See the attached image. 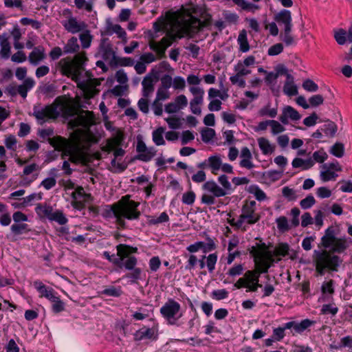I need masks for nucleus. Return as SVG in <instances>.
<instances>
[{"label": "nucleus", "mask_w": 352, "mask_h": 352, "mask_svg": "<svg viewBox=\"0 0 352 352\" xmlns=\"http://www.w3.org/2000/svg\"><path fill=\"white\" fill-rule=\"evenodd\" d=\"M283 196L288 201H295L297 199L296 190L288 186H285L282 189Z\"/></svg>", "instance_id": "nucleus-46"}, {"label": "nucleus", "mask_w": 352, "mask_h": 352, "mask_svg": "<svg viewBox=\"0 0 352 352\" xmlns=\"http://www.w3.org/2000/svg\"><path fill=\"white\" fill-rule=\"evenodd\" d=\"M334 38L338 44L343 45L346 41V32L344 30H339L335 32Z\"/></svg>", "instance_id": "nucleus-64"}, {"label": "nucleus", "mask_w": 352, "mask_h": 352, "mask_svg": "<svg viewBox=\"0 0 352 352\" xmlns=\"http://www.w3.org/2000/svg\"><path fill=\"white\" fill-rule=\"evenodd\" d=\"M258 114L261 116H268L269 117L274 118L277 115V109H270V105L268 104L261 108L258 111Z\"/></svg>", "instance_id": "nucleus-51"}, {"label": "nucleus", "mask_w": 352, "mask_h": 352, "mask_svg": "<svg viewBox=\"0 0 352 352\" xmlns=\"http://www.w3.org/2000/svg\"><path fill=\"white\" fill-rule=\"evenodd\" d=\"M130 270H131V272L126 274L125 277L131 279V283H135L138 279L140 278L142 270L138 267H134Z\"/></svg>", "instance_id": "nucleus-55"}, {"label": "nucleus", "mask_w": 352, "mask_h": 352, "mask_svg": "<svg viewBox=\"0 0 352 352\" xmlns=\"http://www.w3.org/2000/svg\"><path fill=\"white\" fill-rule=\"evenodd\" d=\"M50 221H54L57 222L59 225H65L67 222V217L64 215L62 211L56 210L54 211L52 217Z\"/></svg>", "instance_id": "nucleus-48"}, {"label": "nucleus", "mask_w": 352, "mask_h": 352, "mask_svg": "<svg viewBox=\"0 0 352 352\" xmlns=\"http://www.w3.org/2000/svg\"><path fill=\"white\" fill-rule=\"evenodd\" d=\"M34 85V81L32 78H26L23 83L17 87V94H20L23 98H25L28 91Z\"/></svg>", "instance_id": "nucleus-30"}, {"label": "nucleus", "mask_w": 352, "mask_h": 352, "mask_svg": "<svg viewBox=\"0 0 352 352\" xmlns=\"http://www.w3.org/2000/svg\"><path fill=\"white\" fill-rule=\"evenodd\" d=\"M195 197L193 191H188L183 194L182 201L184 204L192 205L195 202Z\"/></svg>", "instance_id": "nucleus-60"}, {"label": "nucleus", "mask_w": 352, "mask_h": 352, "mask_svg": "<svg viewBox=\"0 0 352 352\" xmlns=\"http://www.w3.org/2000/svg\"><path fill=\"white\" fill-rule=\"evenodd\" d=\"M28 226L26 223H14L10 227L11 232L15 235H19L23 234V232H28L30 231V229L28 228Z\"/></svg>", "instance_id": "nucleus-37"}, {"label": "nucleus", "mask_w": 352, "mask_h": 352, "mask_svg": "<svg viewBox=\"0 0 352 352\" xmlns=\"http://www.w3.org/2000/svg\"><path fill=\"white\" fill-rule=\"evenodd\" d=\"M289 246L287 243H279L274 249V253L272 254V256H285L289 254ZM271 253H272L271 252Z\"/></svg>", "instance_id": "nucleus-39"}, {"label": "nucleus", "mask_w": 352, "mask_h": 352, "mask_svg": "<svg viewBox=\"0 0 352 352\" xmlns=\"http://www.w3.org/2000/svg\"><path fill=\"white\" fill-rule=\"evenodd\" d=\"M102 294L109 296L118 297L121 295L122 291L120 287H115L111 286L102 291Z\"/></svg>", "instance_id": "nucleus-61"}, {"label": "nucleus", "mask_w": 352, "mask_h": 352, "mask_svg": "<svg viewBox=\"0 0 352 352\" xmlns=\"http://www.w3.org/2000/svg\"><path fill=\"white\" fill-rule=\"evenodd\" d=\"M111 170L114 172H122L126 168V165L119 162L118 158H113L111 162Z\"/></svg>", "instance_id": "nucleus-59"}, {"label": "nucleus", "mask_w": 352, "mask_h": 352, "mask_svg": "<svg viewBox=\"0 0 352 352\" xmlns=\"http://www.w3.org/2000/svg\"><path fill=\"white\" fill-rule=\"evenodd\" d=\"M292 28L289 29H284L283 34H281L280 38L282 41L285 43V44L287 46L294 44V38L291 34Z\"/></svg>", "instance_id": "nucleus-43"}, {"label": "nucleus", "mask_w": 352, "mask_h": 352, "mask_svg": "<svg viewBox=\"0 0 352 352\" xmlns=\"http://www.w3.org/2000/svg\"><path fill=\"white\" fill-rule=\"evenodd\" d=\"M258 144L263 155L272 154L275 150V145L270 143V142L265 138H259L258 139Z\"/></svg>", "instance_id": "nucleus-24"}, {"label": "nucleus", "mask_w": 352, "mask_h": 352, "mask_svg": "<svg viewBox=\"0 0 352 352\" xmlns=\"http://www.w3.org/2000/svg\"><path fill=\"white\" fill-rule=\"evenodd\" d=\"M155 331L153 329L143 327L137 331L134 334V339L136 341L142 340L144 338H152Z\"/></svg>", "instance_id": "nucleus-29"}, {"label": "nucleus", "mask_w": 352, "mask_h": 352, "mask_svg": "<svg viewBox=\"0 0 352 352\" xmlns=\"http://www.w3.org/2000/svg\"><path fill=\"white\" fill-rule=\"evenodd\" d=\"M314 323V321L309 319L302 320L300 322L291 321L285 324V328L290 329L292 335L294 336L296 333H302Z\"/></svg>", "instance_id": "nucleus-16"}, {"label": "nucleus", "mask_w": 352, "mask_h": 352, "mask_svg": "<svg viewBox=\"0 0 352 352\" xmlns=\"http://www.w3.org/2000/svg\"><path fill=\"white\" fill-rule=\"evenodd\" d=\"M117 251L118 256H121L125 259L126 258L130 256V254L136 252L138 251V248L124 244H120L117 246Z\"/></svg>", "instance_id": "nucleus-31"}, {"label": "nucleus", "mask_w": 352, "mask_h": 352, "mask_svg": "<svg viewBox=\"0 0 352 352\" xmlns=\"http://www.w3.org/2000/svg\"><path fill=\"white\" fill-rule=\"evenodd\" d=\"M80 49V45L78 43V39L76 37L73 36L69 38L67 43L63 47V53L64 54H73L77 52Z\"/></svg>", "instance_id": "nucleus-28"}, {"label": "nucleus", "mask_w": 352, "mask_h": 352, "mask_svg": "<svg viewBox=\"0 0 352 352\" xmlns=\"http://www.w3.org/2000/svg\"><path fill=\"white\" fill-rule=\"evenodd\" d=\"M160 314L170 324H175L181 318V306L179 302L170 298L160 308Z\"/></svg>", "instance_id": "nucleus-11"}, {"label": "nucleus", "mask_w": 352, "mask_h": 352, "mask_svg": "<svg viewBox=\"0 0 352 352\" xmlns=\"http://www.w3.org/2000/svg\"><path fill=\"white\" fill-rule=\"evenodd\" d=\"M136 151L138 153L136 156V159L145 162L151 160L157 153V151L154 147H147L142 140L138 141Z\"/></svg>", "instance_id": "nucleus-14"}, {"label": "nucleus", "mask_w": 352, "mask_h": 352, "mask_svg": "<svg viewBox=\"0 0 352 352\" xmlns=\"http://www.w3.org/2000/svg\"><path fill=\"white\" fill-rule=\"evenodd\" d=\"M87 60L86 53L82 52L76 54L72 60L62 59L59 64L62 74L71 77L82 91L85 98L90 99L99 94L100 89L98 87L100 85L101 80L93 78L89 72H86L82 76L84 66Z\"/></svg>", "instance_id": "nucleus-3"}, {"label": "nucleus", "mask_w": 352, "mask_h": 352, "mask_svg": "<svg viewBox=\"0 0 352 352\" xmlns=\"http://www.w3.org/2000/svg\"><path fill=\"white\" fill-rule=\"evenodd\" d=\"M283 51V45L280 43H276L271 46L268 49V55L276 56L280 54Z\"/></svg>", "instance_id": "nucleus-63"}, {"label": "nucleus", "mask_w": 352, "mask_h": 352, "mask_svg": "<svg viewBox=\"0 0 352 352\" xmlns=\"http://www.w3.org/2000/svg\"><path fill=\"white\" fill-rule=\"evenodd\" d=\"M276 222L277 223V228L279 230L285 232L289 229V223L287 219L281 216L276 219Z\"/></svg>", "instance_id": "nucleus-57"}, {"label": "nucleus", "mask_w": 352, "mask_h": 352, "mask_svg": "<svg viewBox=\"0 0 352 352\" xmlns=\"http://www.w3.org/2000/svg\"><path fill=\"white\" fill-rule=\"evenodd\" d=\"M330 153L337 157H343L344 154V144L341 142H336L331 146Z\"/></svg>", "instance_id": "nucleus-40"}, {"label": "nucleus", "mask_w": 352, "mask_h": 352, "mask_svg": "<svg viewBox=\"0 0 352 352\" xmlns=\"http://www.w3.org/2000/svg\"><path fill=\"white\" fill-rule=\"evenodd\" d=\"M165 129L163 127H158L157 129L153 131V141L157 146H162L165 144V140L163 138V133Z\"/></svg>", "instance_id": "nucleus-34"}, {"label": "nucleus", "mask_w": 352, "mask_h": 352, "mask_svg": "<svg viewBox=\"0 0 352 352\" xmlns=\"http://www.w3.org/2000/svg\"><path fill=\"white\" fill-rule=\"evenodd\" d=\"M206 266L209 272L212 273L215 269V265L217 261V255L215 253L210 254L208 256H206Z\"/></svg>", "instance_id": "nucleus-44"}, {"label": "nucleus", "mask_w": 352, "mask_h": 352, "mask_svg": "<svg viewBox=\"0 0 352 352\" xmlns=\"http://www.w3.org/2000/svg\"><path fill=\"white\" fill-rule=\"evenodd\" d=\"M222 165V161L219 155H214L208 157V166L213 174H217Z\"/></svg>", "instance_id": "nucleus-25"}, {"label": "nucleus", "mask_w": 352, "mask_h": 352, "mask_svg": "<svg viewBox=\"0 0 352 352\" xmlns=\"http://www.w3.org/2000/svg\"><path fill=\"white\" fill-rule=\"evenodd\" d=\"M138 260L136 257L131 256L129 257L126 258L122 261V267H124L125 269L129 270L131 269H133L135 267V265H137Z\"/></svg>", "instance_id": "nucleus-56"}, {"label": "nucleus", "mask_w": 352, "mask_h": 352, "mask_svg": "<svg viewBox=\"0 0 352 352\" xmlns=\"http://www.w3.org/2000/svg\"><path fill=\"white\" fill-rule=\"evenodd\" d=\"M292 165L295 168H301L302 170H308L314 165V162L311 158L303 160L296 157L293 160Z\"/></svg>", "instance_id": "nucleus-26"}, {"label": "nucleus", "mask_w": 352, "mask_h": 352, "mask_svg": "<svg viewBox=\"0 0 352 352\" xmlns=\"http://www.w3.org/2000/svg\"><path fill=\"white\" fill-rule=\"evenodd\" d=\"M271 132L273 135H277L285 131V128L279 122L270 120Z\"/></svg>", "instance_id": "nucleus-52"}, {"label": "nucleus", "mask_w": 352, "mask_h": 352, "mask_svg": "<svg viewBox=\"0 0 352 352\" xmlns=\"http://www.w3.org/2000/svg\"><path fill=\"white\" fill-rule=\"evenodd\" d=\"M202 141L207 143L212 140L215 135L214 130L210 128H205L201 132Z\"/></svg>", "instance_id": "nucleus-50"}, {"label": "nucleus", "mask_w": 352, "mask_h": 352, "mask_svg": "<svg viewBox=\"0 0 352 352\" xmlns=\"http://www.w3.org/2000/svg\"><path fill=\"white\" fill-rule=\"evenodd\" d=\"M184 32V26L182 24L179 25V30L175 34H168V36L164 37L160 42L151 41L149 43L150 48L156 52L160 57H163L167 47L171 45L176 38H181L178 35Z\"/></svg>", "instance_id": "nucleus-12"}, {"label": "nucleus", "mask_w": 352, "mask_h": 352, "mask_svg": "<svg viewBox=\"0 0 352 352\" xmlns=\"http://www.w3.org/2000/svg\"><path fill=\"white\" fill-rule=\"evenodd\" d=\"M4 144L8 149L15 151L16 150L17 140L13 135H8L6 137Z\"/></svg>", "instance_id": "nucleus-45"}, {"label": "nucleus", "mask_w": 352, "mask_h": 352, "mask_svg": "<svg viewBox=\"0 0 352 352\" xmlns=\"http://www.w3.org/2000/svg\"><path fill=\"white\" fill-rule=\"evenodd\" d=\"M322 168L325 169L324 171L320 172V178L323 182H328L330 180H335L338 177V175L333 171H331L327 168V164H323Z\"/></svg>", "instance_id": "nucleus-36"}, {"label": "nucleus", "mask_w": 352, "mask_h": 352, "mask_svg": "<svg viewBox=\"0 0 352 352\" xmlns=\"http://www.w3.org/2000/svg\"><path fill=\"white\" fill-rule=\"evenodd\" d=\"M212 16L205 10L200 13V19L190 16L188 21H186L182 25L184 26V32L178 35L179 37L190 36L198 32L204 28L211 25Z\"/></svg>", "instance_id": "nucleus-7"}, {"label": "nucleus", "mask_w": 352, "mask_h": 352, "mask_svg": "<svg viewBox=\"0 0 352 352\" xmlns=\"http://www.w3.org/2000/svg\"><path fill=\"white\" fill-rule=\"evenodd\" d=\"M283 170H268L263 173V176L265 179L270 182H274L280 179L283 175Z\"/></svg>", "instance_id": "nucleus-38"}, {"label": "nucleus", "mask_w": 352, "mask_h": 352, "mask_svg": "<svg viewBox=\"0 0 352 352\" xmlns=\"http://www.w3.org/2000/svg\"><path fill=\"white\" fill-rule=\"evenodd\" d=\"M45 58V50L43 47H34L32 52L29 54L28 60L34 65H37Z\"/></svg>", "instance_id": "nucleus-22"}, {"label": "nucleus", "mask_w": 352, "mask_h": 352, "mask_svg": "<svg viewBox=\"0 0 352 352\" xmlns=\"http://www.w3.org/2000/svg\"><path fill=\"white\" fill-rule=\"evenodd\" d=\"M61 23L65 30L72 34L80 32L87 27V25L84 21H79L76 17L64 20Z\"/></svg>", "instance_id": "nucleus-15"}, {"label": "nucleus", "mask_w": 352, "mask_h": 352, "mask_svg": "<svg viewBox=\"0 0 352 352\" xmlns=\"http://www.w3.org/2000/svg\"><path fill=\"white\" fill-rule=\"evenodd\" d=\"M218 182L222 186L221 188H224L226 192V195L232 190V186L230 182L228 181V178L226 175H221L218 177Z\"/></svg>", "instance_id": "nucleus-58"}, {"label": "nucleus", "mask_w": 352, "mask_h": 352, "mask_svg": "<svg viewBox=\"0 0 352 352\" xmlns=\"http://www.w3.org/2000/svg\"><path fill=\"white\" fill-rule=\"evenodd\" d=\"M123 140V134L121 132H118L113 138L107 140V144L102 148V150L107 153H111L113 149L121 146Z\"/></svg>", "instance_id": "nucleus-20"}, {"label": "nucleus", "mask_w": 352, "mask_h": 352, "mask_svg": "<svg viewBox=\"0 0 352 352\" xmlns=\"http://www.w3.org/2000/svg\"><path fill=\"white\" fill-rule=\"evenodd\" d=\"M322 250H314V257L316 272L323 275L326 272H338L342 259L333 253H342L349 246L346 237H336L335 230L328 228L321 238L320 245Z\"/></svg>", "instance_id": "nucleus-2"}, {"label": "nucleus", "mask_w": 352, "mask_h": 352, "mask_svg": "<svg viewBox=\"0 0 352 352\" xmlns=\"http://www.w3.org/2000/svg\"><path fill=\"white\" fill-rule=\"evenodd\" d=\"M301 116L296 109L291 106H286L282 111L279 120L283 124H287L289 123V118L292 120H299Z\"/></svg>", "instance_id": "nucleus-18"}, {"label": "nucleus", "mask_w": 352, "mask_h": 352, "mask_svg": "<svg viewBox=\"0 0 352 352\" xmlns=\"http://www.w3.org/2000/svg\"><path fill=\"white\" fill-rule=\"evenodd\" d=\"M316 204L315 198L309 195L300 201V206L302 209H309Z\"/></svg>", "instance_id": "nucleus-53"}, {"label": "nucleus", "mask_w": 352, "mask_h": 352, "mask_svg": "<svg viewBox=\"0 0 352 352\" xmlns=\"http://www.w3.org/2000/svg\"><path fill=\"white\" fill-rule=\"evenodd\" d=\"M74 114L75 109L71 101L60 98H56L50 105L34 106L32 113L40 124H43L50 119H56L60 116L69 118Z\"/></svg>", "instance_id": "nucleus-4"}, {"label": "nucleus", "mask_w": 352, "mask_h": 352, "mask_svg": "<svg viewBox=\"0 0 352 352\" xmlns=\"http://www.w3.org/2000/svg\"><path fill=\"white\" fill-rule=\"evenodd\" d=\"M70 124L74 127L83 128L76 130L70 140L60 136L51 138L54 135V131L50 128L40 131L39 135L43 138H48V142L56 150L61 151L63 156H68L69 160L72 163L86 164L87 157L85 149L95 142V138L89 130V127L94 124V113L89 111H82L70 121Z\"/></svg>", "instance_id": "nucleus-1"}, {"label": "nucleus", "mask_w": 352, "mask_h": 352, "mask_svg": "<svg viewBox=\"0 0 352 352\" xmlns=\"http://www.w3.org/2000/svg\"><path fill=\"white\" fill-rule=\"evenodd\" d=\"M3 38L1 41V50L0 56L3 59H8L10 55L11 47L8 41V38L6 36V34L3 35Z\"/></svg>", "instance_id": "nucleus-32"}, {"label": "nucleus", "mask_w": 352, "mask_h": 352, "mask_svg": "<svg viewBox=\"0 0 352 352\" xmlns=\"http://www.w3.org/2000/svg\"><path fill=\"white\" fill-rule=\"evenodd\" d=\"M338 130L337 125L335 122L328 120L325 124H324L322 131L325 134L329 135L331 137H333Z\"/></svg>", "instance_id": "nucleus-41"}, {"label": "nucleus", "mask_w": 352, "mask_h": 352, "mask_svg": "<svg viewBox=\"0 0 352 352\" xmlns=\"http://www.w3.org/2000/svg\"><path fill=\"white\" fill-rule=\"evenodd\" d=\"M283 92L289 96H296L298 94V88L294 83V78L292 75H287L284 87Z\"/></svg>", "instance_id": "nucleus-23"}, {"label": "nucleus", "mask_w": 352, "mask_h": 352, "mask_svg": "<svg viewBox=\"0 0 352 352\" xmlns=\"http://www.w3.org/2000/svg\"><path fill=\"white\" fill-rule=\"evenodd\" d=\"M157 78L153 73H148L144 76L142 82V95L144 98H148L154 91L155 82Z\"/></svg>", "instance_id": "nucleus-17"}, {"label": "nucleus", "mask_w": 352, "mask_h": 352, "mask_svg": "<svg viewBox=\"0 0 352 352\" xmlns=\"http://www.w3.org/2000/svg\"><path fill=\"white\" fill-rule=\"evenodd\" d=\"M243 76L240 74L238 72L230 78V80L232 85H236L241 88H243L245 87V81L243 78Z\"/></svg>", "instance_id": "nucleus-47"}, {"label": "nucleus", "mask_w": 352, "mask_h": 352, "mask_svg": "<svg viewBox=\"0 0 352 352\" xmlns=\"http://www.w3.org/2000/svg\"><path fill=\"white\" fill-rule=\"evenodd\" d=\"M139 206V202L130 199L129 195H125L116 203L109 206V209L107 210V213L109 217L116 219L118 226L124 228L126 224L125 219H139L141 214L138 209Z\"/></svg>", "instance_id": "nucleus-5"}, {"label": "nucleus", "mask_w": 352, "mask_h": 352, "mask_svg": "<svg viewBox=\"0 0 352 352\" xmlns=\"http://www.w3.org/2000/svg\"><path fill=\"white\" fill-rule=\"evenodd\" d=\"M250 192L253 194L258 201H263L266 199L265 193L257 186H250Z\"/></svg>", "instance_id": "nucleus-42"}, {"label": "nucleus", "mask_w": 352, "mask_h": 352, "mask_svg": "<svg viewBox=\"0 0 352 352\" xmlns=\"http://www.w3.org/2000/svg\"><path fill=\"white\" fill-rule=\"evenodd\" d=\"M80 32L79 39L80 41L82 47L83 49H87L91 45L93 36L91 35L90 31L87 30V28Z\"/></svg>", "instance_id": "nucleus-33"}, {"label": "nucleus", "mask_w": 352, "mask_h": 352, "mask_svg": "<svg viewBox=\"0 0 352 352\" xmlns=\"http://www.w3.org/2000/svg\"><path fill=\"white\" fill-rule=\"evenodd\" d=\"M71 195L72 197V206L78 210L83 209L86 203L92 201L91 195L86 193L81 186H77Z\"/></svg>", "instance_id": "nucleus-13"}, {"label": "nucleus", "mask_w": 352, "mask_h": 352, "mask_svg": "<svg viewBox=\"0 0 352 352\" xmlns=\"http://www.w3.org/2000/svg\"><path fill=\"white\" fill-rule=\"evenodd\" d=\"M109 29L116 33L118 36L123 39L124 43L126 42V33L124 30L118 24L111 25Z\"/></svg>", "instance_id": "nucleus-49"}, {"label": "nucleus", "mask_w": 352, "mask_h": 352, "mask_svg": "<svg viewBox=\"0 0 352 352\" xmlns=\"http://www.w3.org/2000/svg\"><path fill=\"white\" fill-rule=\"evenodd\" d=\"M250 254L254 256L256 270L255 271H248L245 274V277L248 283H253V279L258 276L260 274L267 272L272 263L274 262L272 254L265 245V243L257 244L253 246L250 250Z\"/></svg>", "instance_id": "nucleus-6"}, {"label": "nucleus", "mask_w": 352, "mask_h": 352, "mask_svg": "<svg viewBox=\"0 0 352 352\" xmlns=\"http://www.w3.org/2000/svg\"><path fill=\"white\" fill-rule=\"evenodd\" d=\"M36 213L42 218H47L49 220L53 216L54 212L52 206L48 205L38 204L35 208Z\"/></svg>", "instance_id": "nucleus-27"}, {"label": "nucleus", "mask_w": 352, "mask_h": 352, "mask_svg": "<svg viewBox=\"0 0 352 352\" xmlns=\"http://www.w3.org/2000/svg\"><path fill=\"white\" fill-rule=\"evenodd\" d=\"M302 87L307 91L315 92L318 89V86L312 80L307 79L302 83Z\"/></svg>", "instance_id": "nucleus-62"}, {"label": "nucleus", "mask_w": 352, "mask_h": 352, "mask_svg": "<svg viewBox=\"0 0 352 352\" xmlns=\"http://www.w3.org/2000/svg\"><path fill=\"white\" fill-rule=\"evenodd\" d=\"M34 285L41 294V296L47 298L52 303V309L53 312L57 314L64 311L65 303L58 296L55 295L52 288L47 287L41 282H35Z\"/></svg>", "instance_id": "nucleus-10"}, {"label": "nucleus", "mask_w": 352, "mask_h": 352, "mask_svg": "<svg viewBox=\"0 0 352 352\" xmlns=\"http://www.w3.org/2000/svg\"><path fill=\"white\" fill-rule=\"evenodd\" d=\"M203 189L208 193L203 194L201 198V202L206 205L215 204V197H221L226 195L224 188H221L215 182L207 181L202 186Z\"/></svg>", "instance_id": "nucleus-9"}, {"label": "nucleus", "mask_w": 352, "mask_h": 352, "mask_svg": "<svg viewBox=\"0 0 352 352\" xmlns=\"http://www.w3.org/2000/svg\"><path fill=\"white\" fill-rule=\"evenodd\" d=\"M237 41L240 45V50L246 52L250 50L249 43L247 38V33L245 30L240 32Z\"/></svg>", "instance_id": "nucleus-35"}, {"label": "nucleus", "mask_w": 352, "mask_h": 352, "mask_svg": "<svg viewBox=\"0 0 352 352\" xmlns=\"http://www.w3.org/2000/svg\"><path fill=\"white\" fill-rule=\"evenodd\" d=\"M170 96V94L168 89L162 88L159 87L155 99L159 101H164L168 99Z\"/></svg>", "instance_id": "nucleus-54"}, {"label": "nucleus", "mask_w": 352, "mask_h": 352, "mask_svg": "<svg viewBox=\"0 0 352 352\" xmlns=\"http://www.w3.org/2000/svg\"><path fill=\"white\" fill-rule=\"evenodd\" d=\"M274 19L279 23L284 25V29H289L292 28V14L288 10H282L274 16Z\"/></svg>", "instance_id": "nucleus-19"}, {"label": "nucleus", "mask_w": 352, "mask_h": 352, "mask_svg": "<svg viewBox=\"0 0 352 352\" xmlns=\"http://www.w3.org/2000/svg\"><path fill=\"white\" fill-rule=\"evenodd\" d=\"M255 204L253 201L243 207L241 214L237 219V229L245 232L248 230L249 225L254 224L259 221L260 215L255 212Z\"/></svg>", "instance_id": "nucleus-8"}, {"label": "nucleus", "mask_w": 352, "mask_h": 352, "mask_svg": "<svg viewBox=\"0 0 352 352\" xmlns=\"http://www.w3.org/2000/svg\"><path fill=\"white\" fill-rule=\"evenodd\" d=\"M240 157L241 158L240 161V166L243 168H245L247 169H252L254 167V164H253L252 155L248 147L242 148L241 151Z\"/></svg>", "instance_id": "nucleus-21"}]
</instances>
